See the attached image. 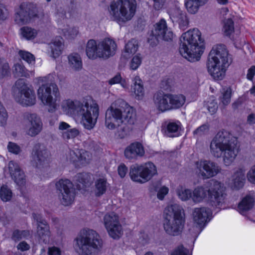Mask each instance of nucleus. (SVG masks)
Listing matches in <instances>:
<instances>
[{"label": "nucleus", "mask_w": 255, "mask_h": 255, "mask_svg": "<svg viewBox=\"0 0 255 255\" xmlns=\"http://www.w3.org/2000/svg\"><path fill=\"white\" fill-rule=\"evenodd\" d=\"M136 121L133 109L123 99H118L107 110L105 114V126L114 129L122 124L132 125Z\"/></svg>", "instance_id": "f257e3e1"}, {"label": "nucleus", "mask_w": 255, "mask_h": 255, "mask_svg": "<svg viewBox=\"0 0 255 255\" xmlns=\"http://www.w3.org/2000/svg\"><path fill=\"white\" fill-rule=\"evenodd\" d=\"M180 41L179 51L183 57L192 62L200 60L205 48V40L197 28L183 33Z\"/></svg>", "instance_id": "f03ea898"}, {"label": "nucleus", "mask_w": 255, "mask_h": 255, "mask_svg": "<svg viewBox=\"0 0 255 255\" xmlns=\"http://www.w3.org/2000/svg\"><path fill=\"white\" fill-rule=\"evenodd\" d=\"M63 108L67 114L82 117L81 123L84 128L91 130L95 127L99 117V106L93 103L90 105L87 102L66 100Z\"/></svg>", "instance_id": "7ed1b4c3"}, {"label": "nucleus", "mask_w": 255, "mask_h": 255, "mask_svg": "<svg viewBox=\"0 0 255 255\" xmlns=\"http://www.w3.org/2000/svg\"><path fill=\"white\" fill-rule=\"evenodd\" d=\"M75 248L81 255H98L103 247V240L95 231L82 230L75 239Z\"/></svg>", "instance_id": "20e7f679"}, {"label": "nucleus", "mask_w": 255, "mask_h": 255, "mask_svg": "<svg viewBox=\"0 0 255 255\" xmlns=\"http://www.w3.org/2000/svg\"><path fill=\"white\" fill-rule=\"evenodd\" d=\"M183 209L177 204L167 206L164 210L163 226L167 235L171 237L180 235L184 225Z\"/></svg>", "instance_id": "39448f33"}, {"label": "nucleus", "mask_w": 255, "mask_h": 255, "mask_svg": "<svg viewBox=\"0 0 255 255\" xmlns=\"http://www.w3.org/2000/svg\"><path fill=\"white\" fill-rule=\"evenodd\" d=\"M40 81L42 83L37 90L38 98L44 105L49 107V111H54L60 101V93L57 85L54 81L53 76L49 74L41 77Z\"/></svg>", "instance_id": "423d86ee"}, {"label": "nucleus", "mask_w": 255, "mask_h": 255, "mask_svg": "<svg viewBox=\"0 0 255 255\" xmlns=\"http://www.w3.org/2000/svg\"><path fill=\"white\" fill-rule=\"evenodd\" d=\"M211 188L197 187L192 192V200L195 203L203 201L208 195V201L212 206L221 209L223 202V193L221 183L216 180L210 182Z\"/></svg>", "instance_id": "0eeeda50"}, {"label": "nucleus", "mask_w": 255, "mask_h": 255, "mask_svg": "<svg viewBox=\"0 0 255 255\" xmlns=\"http://www.w3.org/2000/svg\"><path fill=\"white\" fill-rule=\"evenodd\" d=\"M117 48L115 41L109 38H105L98 43L92 39L86 44V54L90 59L106 60L115 54Z\"/></svg>", "instance_id": "6e6552de"}, {"label": "nucleus", "mask_w": 255, "mask_h": 255, "mask_svg": "<svg viewBox=\"0 0 255 255\" xmlns=\"http://www.w3.org/2000/svg\"><path fill=\"white\" fill-rule=\"evenodd\" d=\"M136 0H118L111 2L109 11L111 19L119 24L132 19L136 9Z\"/></svg>", "instance_id": "1a4fd4ad"}, {"label": "nucleus", "mask_w": 255, "mask_h": 255, "mask_svg": "<svg viewBox=\"0 0 255 255\" xmlns=\"http://www.w3.org/2000/svg\"><path fill=\"white\" fill-rule=\"evenodd\" d=\"M207 67L214 80L221 81L223 78V45H215L210 52Z\"/></svg>", "instance_id": "9d476101"}, {"label": "nucleus", "mask_w": 255, "mask_h": 255, "mask_svg": "<svg viewBox=\"0 0 255 255\" xmlns=\"http://www.w3.org/2000/svg\"><path fill=\"white\" fill-rule=\"evenodd\" d=\"M13 91L15 101L23 106H31L36 103L35 92L25 83L24 79H18L15 82Z\"/></svg>", "instance_id": "9b49d317"}, {"label": "nucleus", "mask_w": 255, "mask_h": 255, "mask_svg": "<svg viewBox=\"0 0 255 255\" xmlns=\"http://www.w3.org/2000/svg\"><path fill=\"white\" fill-rule=\"evenodd\" d=\"M157 174L155 165L151 162L144 164H135L130 167L129 174L131 179L135 182L144 183Z\"/></svg>", "instance_id": "f8f14e48"}, {"label": "nucleus", "mask_w": 255, "mask_h": 255, "mask_svg": "<svg viewBox=\"0 0 255 255\" xmlns=\"http://www.w3.org/2000/svg\"><path fill=\"white\" fill-rule=\"evenodd\" d=\"M173 37V33L170 28L167 27L166 21L161 19L154 25L151 34L148 38V42L153 47L156 46L159 40L170 41Z\"/></svg>", "instance_id": "ddd939ff"}, {"label": "nucleus", "mask_w": 255, "mask_h": 255, "mask_svg": "<svg viewBox=\"0 0 255 255\" xmlns=\"http://www.w3.org/2000/svg\"><path fill=\"white\" fill-rule=\"evenodd\" d=\"M58 199L65 206L70 205L74 201L75 190L70 180L61 179L55 184Z\"/></svg>", "instance_id": "4468645a"}, {"label": "nucleus", "mask_w": 255, "mask_h": 255, "mask_svg": "<svg viewBox=\"0 0 255 255\" xmlns=\"http://www.w3.org/2000/svg\"><path fill=\"white\" fill-rule=\"evenodd\" d=\"M104 226L109 235L114 239H119L123 234V228L119 216L114 212L106 214L103 218Z\"/></svg>", "instance_id": "2eb2a0df"}, {"label": "nucleus", "mask_w": 255, "mask_h": 255, "mask_svg": "<svg viewBox=\"0 0 255 255\" xmlns=\"http://www.w3.org/2000/svg\"><path fill=\"white\" fill-rule=\"evenodd\" d=\"M37 15L32 4L22 3L15 13V21L18 24H24L29 22L32 18Z\"/></svg>", "instance_id": "dca6fc26"}, {"label": "nucleus", "mask_w": 255, "mask_h": 255, "mask_svg": "<svg viewBox=\"0 0 255 255\" xmlns=\"http://www.w3.org/2000/svg\"><path fill=\"white\" fill-rule=\"evenodd\" d=\"M49 155V151L44 144H35L32 151L33 165L36 168H40L47 161Z\"/></svg>", "instance_id": "f3484780"}, {"label": "nucleus", "mask_w": 255, "mask_h": 255, "mask_svg": "<svg viewBox=\"0 0 255 255\" xmlns=\"http://www.w3.org/2000/svg\"><path fill=\"white\" fill-rule=\"evenodd\" d=\"M228 142L224 143V165H228L235 160L239 152V146L237 138L233 136L228 137Z\"/></svg>", "instance_id": "a211bd4d"}, {"label": "nucleus", "mask_w": 255, "mask_h": 255, "mask_svg": "<svg viewBox=\"0 0 255 255\" xmlns=\"http://www.w3.org/2000/svg\"><path fill=\"white\" fill-rule=\"evenodd\" d=\"M196 168L199 174L203 179H208L216 175L219 171L218 166L211 161L204 160L197 162Z\"/></svg>", "instance_id": "6ab92c4d"}, {"label": "nucleus", "mask_w": 255, "mask_h": 255, "mask_svg": "<svg viewBox=\"0 0 255 255\" xmlns=\"http://www.w3.org/2000/svg\"><path fill=\"white\" fill-rule=\"evenodd\" d=\"M32 217L37 222V233L40 241L45 244L48 243L50 237V231L47 221L39 214L33 213Z\"/></svg>", "instance_id": "aec40b11"}, {"label": "nucleus", "mask_w": 255, "mask_h": 255, "mask_svg": "<svg viewBox=\"0 0 255 255\" xmlns=\"http://www.w3.org/2000/svg\"><path fill=\"white\" fill-rule=\"evenodd\" d=\"M24 118L27 121V134L33 137L39 134L42 128V123L37 114L26 113L24 114Z\"/></svg>", "instance_id": "412c9836"}, {"label": "nucleus", "mask_w": 255, "mask_h": 255, "mask_svg": "<svg viewBox=\"0 0 255 255\" xmlns=\"http://www.w3.org/2000/svg\"><path fill=\"white\" fill-rule=\"evenodd\" d=\"M170 18L173 23L179 24L180 29L185 30L188 25V20L185 12L179 7L171 8L168 11Z\"/></svg>", "instance_id": "4be33fe9"}, {"label": "nucleus", "mask_w": 255, "mask_h": 255, "mask_svg": "<svg viewBox=\"0 0 255 255\" xmlns=\"http://www.w3.org/2000/svg\"><path fill=\"white\" fill-rule=\"evenodd\" d=\"M145 153L142 144L139 142L130 143L125 149L124 155L128 160H136L142 157Z\"/></svg>", "instance_id": "5701e85b"}, {"label": "nucleus", "mask_w": 255, "mask_h": 255, "mask_svg": "<svg viewBox=\"0 0 255 255\" xmlns=\"http://www.w3.org/2000/svg\"><path fill=\"white\" fill-rule=\"evenodd\" d=\"M211 211L206 207L196 208L193 213V220L200 226L204 227L211 219Z\"/></svg>", "instance_id": "b1692460"}, {"label": "nucleus", "mask_w": 255, "mask_h": 255, "mask_svg": "<svg viewBox=\"0 0 255 255\" xmlns=\"http://www.w3.org/2000/svg\"><path fill=\"white\" fill-rule=\"evenodd\" d=\"M212 155L217 158L221 157L223 152V130H220L215 135L210 143Z\"/></svg>", "instance_id": "393cba45"}, {"label": "nucleus", "mask_w": 255, "mask_h": 255, "mask_svg": "<svg viewBox=\"0 0 255 255\" xmlns=\"http://www.w3.org/2000/svg\"><path fill=\"white\" fill-rule=\"evenodd\" d=\"M9 171L12 178L18 185L21 186L25 183V174L18 164L14 161L8 163Z\"/></svg>", "instance_id": "a878e982"}, {"label": "nucleus", "mask_w": 255, "mask_h": 255, "mask_svg": "<svg viewBox=\"0 0 255 255\" xmlns=\"http://www.w3.org/2000/svg\"><path fill=\"white\" fill-rule=\"evenodd\" d=\"M153 101L158 111L161 112L169 111L168 94L162 91L157 92L153 95Z\"/></svg>", "instance_id": "bb28decb"}, {"label": "nucleus", "mask_w": 255, "mask_h": 255, "mask_svg": "<svg viewBox=\"0 0 255 255\" xmlns=\"http://www.w3.org/2000/svg\"><path fill=\"white\" fill-rule=\"evenodd\" d=\"M245 172L243 167H239L234 170L231 183L232 188L239 190L243 187L246 181Z\"/></svg>", "instance_id": "cd10ccee"}, {"label": "nucleus", "mask_w": 255, "mask_h": 255, "mask_svg": "<svg viewBox=\"0 0 255 255\" xmlns=\"http://www.w3.org/2000/svg\"><path fill=\"white\" fill-rule=\"evenodd\" d=\"M169 111L182 107L185 103L186 98L182 94H168Z\"/></svg>", "instance_id": "c85d7f7f"}, {"label": "nucleus", "mask_w": 255, "mask_h": 255, "mask_svg": "<svg viewBox=\"0 0 255 255\" xmlns=\"http://www.w3.org/2000/svg\"><path fill=\"white\" fill-rule=\"evenodd\" d=\"M77 186L79 189H84L89 187L93 182L92 175L88 173H78L76 176Z\"/></svg>", "instance_id": "c756f323"}, {"label": "nucleus", "mask_w": 255, "mask_h": 255, "mask_svg": "<svg viewBox=\"0 0 255 255\" xmlns=\"http://www.w3.org/2000/svg\"><path fill=\"white\" fill-rule=\"evenodd\" d=\"M133 85L132 86V91L134 93L137 99H141L144 94V90L142 80L138 76H135L132 79Z\"/></svg>", "instance_id": "7c9ffc66"}, {"label": "nucleus", "mask_w": 255, "mask_h": 255, "mask_svg": "<svg viewBox=\"0 0 255 255\" xmlns=\"http://www.w3.org/2000/svg\"><path fill=\"white\" fill-rule=\"evenodd\" d=\"M68 64L73 70L79 71L82 68V61L80 55L77 53L70 54L68 57Z\"/></svg>", "instance_id": "2f4dec72"}, {"label": "nucleus", "mask_w": 255, "mask_h": 255, "mask_svg": "<svg viewBox=\"0 0 255 255\" xmlns=\"http://www.w3.org/2000/svg\"><path fill=\"white\" fill-rule=\"evenodd\" d=\"M63 46L62 38L61 37L56 38L50 43L51 56L54 59L58 57L61 54Z\"/></svg>", "instance_id": "473e14b6"}, {"label": "nucleus", "mask_w": 255, "mask_h": 255, "mask_svg": "<svg viewBox=\"0 0 255 255\" xmlns=\"http://www.w3.org/2000/svg\"><path fill=\"white\" fill-rule=\"evenodd\" d=\"M180 123L179 122H169L165 130V134L170 137L178 136L180 134L179 128Z\"/></svg>", "instance_id": "72a5a7b5"}, {"label": "nucleus", "mask_w": 255, "mask_h": 255, "mask_svg": "<svg viewBox=\"0 0 255 255\" xmlns=\"http://www.w3.org/2000/svg\"><path fill=\"white\" fill-rule=\"evenodd\" d=\"M138 45L137 41L132 39L126 45L125 51L123 54L125 58H128L131 55L134 54L138 49Z\"/></svg>", "instance_id": "f704fd0d"}, {"label": "nucleus", "mask_w": 255, "mask_h": 255, "mask_svg": "<svg viewBox=\"0 0 255 255\" xmlns=\"http://www.w3.org/2000/svg\"><path fill=\"white\" fill-rule=\"evenodd\" d=\"M255 203V199L253 195L246 196L239 204L238 208L241 211L244 212L252 209Z\"/></svg>", "instance_id": "c9c22d12"}, {"label": "nucleus", "mask_w": 255, "mask_h": 255, "mask_svg": "<svg viewBox=\"0 0 255 255\" xmlns=\"http://www.w3.org/2000/svg\"><path fill=\"white\" fill-rule=\"evenodd\" d=\"M108 187L107 180L104 178L97 179L95 183L94 192L97 197H100L106 193Z\"/></svg>", "instance_id": "e433bc0d"}, {"label": "nucleus", "mask_w": 255, "mask_h": 255, "mask_svg": "<svg viewBox=\"0 0 255 255\" xmlns=\"http://www.w3.org/2000/svg\"><path fill=\"white\" fill-rule=\"evenodd\" d=\"M205 3L203 2H199L197 0H186L185 5L188 11L191 14L197 13L200 6Z\"/></svg>", "instance_id": "4c0bfd02"}, {"label": "nucleus", "mask_w": 255, "mask_h": 255, "mask_svg": "<svg viewBox=\"0 0 255 255\" xmlns=\"http://www.w3.org/2000/svg\"><path fill=\"white\" fill-rule=\"evenodd\" d=\"M176 193L178 197L182 201H187L190 198L192 199V192L191 190L183 188L182 186H179L176 189Z\"/></svg>", "instance_id": "58836bf2"}, {"label": "nucleus", "mask_w": 255, "mask_h": 255, "mask_svg": "<svg viewBox=\"0 0 255 255\" xmlns=\"http://www.w3.org/2000/svg\"><path fill=\"white\" fill-rule=\"evenodd\" d=\"M20 30L22 36L27 40L34 39L37 34L35 29L28 26L22 27Z\"/></svg>", "instance_id": "ea45409f"}, {"label": "nucleus", "mask_w": 255, "mask_h": 255, "mask_svg": "<svg viewBox=\"0 0 255 255\" xmlns=\"http://www.w3.org/2000/svg\"><path fill=\"white\" fill-rule=\"evenodd\" d=\"M30 235L28 230H15L13 231L11 235V239L14 242H18L22 239L27 238Z\"/></svg>", "instance_id": "a19ab883"}, {"label": "nucleus", "mask_w": 255, "mask_h": 255, "mask_svg": "<svg viewBox=\"0 0 255 255\" xmlns=\"http://www.w3.org/2000/svg\"><path fill=\"white\" fill-rule=\"evenodd\" d=\"M13 73L15 77H27L29 76L27 70L25 69L24 66L20 63H16L14 64Z\"/></svg>", "instance_id": "79ce46f5"}, {"label": "nucleus", "mask_w": 255, "mask_h": 255, "mask_svg": "<svg viewBox=\"0 0 255 255\" xmlns=\"http://www.w3.org/2000/svg\"><path fill=\"white\" fill-rule=\"evenodd\" d=\"M10 73L8 63L2 58H0V78L8 76Z\"/></svg>", "instance_id": "37998d69"}, {"label": "nucleus", "mask_w": 255, "mask_h": 255, "mask_svg": "<svg viewBox=\"0 0 255 255\" xmlns=\"http://www.w3.org/2000/svg\"><path fill=\"white\" fill-rule=\"evenodd\" d=\"M12 192L7 186H2L0 188V197L4 202H7L10 200L12 197Z\"/></svg>", "instance_id": "c03bdc74"}, {"label": "nucleus", "mask_w": 255, "mask_h": 255, "mask_svg": "<svg viewBox=\"0 0 255 255\" xmlns=\"http://www.w3.org/2000/svg\"><path fill=\"white\" fill-rule=\"evenodd\" d=\"M234 31V22L232 18H229L224 21V35H230Z\"/></svg>", "instance_id": "a18cd8bd"}, {"label": "nucleus", "mask_w": 255, "mask_h": 255, "mask_svg": "<svg viewBox=\"0 0 255 255\" xmlns=\"http://www.w3.org/2000/svg\"><path fill=\"white\" fill-rule=\"evenodd\" d=\"M62 31L64 36L68 39L75 38L78 33V30L76 27L65 28Z\"/></svg>", "instance_id": "49530a36"}, {"label": "nucleus", "mask_w": 255, "mask_h": 255, "mask_svg": "<svg viewBox=\"0 0 255 255\" xmlns=\"http://www.w3.org/2000/svg\"><path fill=\"white\" fill-rule=\"evenodd\" d=\"M79 133L80 132L78 129L73 128L63 132L62 133V137L65 139L74 138L78 136Z\"/></svg>", "instance_id": "de8ad7c7"}, {"label": "nucleus", "mask_w": 255, "mask_h": 255, "mask_svg": "<svg viewBox=\"0 0 255 255\" xmlns=\"http://www.w3.org/2000/svg\"><path fill=\"white\" fill-rule=\"evenodd\" d=\"M20 57L28 63L31 64L35 61V57L33 55L27 51L20 50L18 52Z\"/></svg>", "instance_id": "09e8293b"}, {"label": "nucleus", "mask_w": 255, "mask_h": 255, "mask_svg": "<svg viewBox=\"0 0 255 255\" xmlns=\"http://www.w3.org/2000/svg\"><path fill=\"white\" fill-rule=\"evenodd\" d=\"M80 150V155L79 156V162L83 165L88 163L91 159L90 153L88 151L83 149Z\"/></svg>", "instance_id": "8fccbe9b"}, {"label": "nucleus", "mask_w": 255, "mask_h": 255, "mask_svg": "<svg viewBox=\"0 0 255 255\" xmlns=\"http://www.w3.org/2000/svg\"><path fill=\"white\" fill-rule=\"evenodd\" d=\"M142 59L139 55L134 56L130 63V68L133 70H136L141 63Z\"/></svg>", "instance_id": "3c124183"}, {"label": "nucleus", "mask_w": 255, "mask_h": 255, "mask_svg": "<svg viewBox=\"0 0 255 255\" xmlns=\"http://www.w3.org/2000/svg\"><path fill=\"white\" fill-rule=\"evenodd\" d=\"M80 155V150L78 149L75 150H70L68 158L73 163L79 162Z\"/></svg>", "instance_id": "603ef678"}, {"label": "nucleus", "mask_w": 255, "mask_h": 255, "mask_svg": "<svg viewBox=\"0 0 255 255\" xmlns=\"http://www.w3.org/2000/svg\"><path fill=\"white\" fill-rule=\"evenodd\" d=\"M7 113L2 106H0V125L3 126L6 124L7 120Z\"/></svg>", "instance_id": "864d4df0"}, {"label": "nucleus", "mask_w": 255, "mask_h": 255, "mask_svg": "<svg viewBox=\"0 0 255 255\" xmlns=\"http://www.w3.org/2000/svg\"><path fill=\"white\" fill-rule=\"evenodd\" d=\"M210 126L207 123L203 124L196 128L194 131L193 134L194 135L199 134L202 135L205 133L208 132L209 130Z\"/></svg>", "instance_id": "5fc2aeb1"}, {"label": "nucleus", "mask_w": 255, "mask_h": 255, "mask_svg": "<svg viewBox=\"0 0 255 255\" xmlns=\"http://www.w3.org/2000/svg\"><path fill=\"white\" fill-rule=\"evenodd\" d=\"M171 255H191L188 249L185 248L183 245L178 247L172 252Z\"/></svg>", "instance_id": "6e6d98bb"}, {"label": "nucleus", "mask_w": 255, "mask_h": 255, "mask_svg": "<svg viewBox=\"0 0 255 255\" xmlns=\"http://www.w3.org/2000/svg\"><path fill=\"white\" fill-rule=\"evenodd\" d=\"M7 149L9 152L18 154L21 152V148L19 145L15 143L9 142L7 145Z\"/></svg>", "instance_id": "4d7b16f0"}, {"label": "nucleus", "mask_w": 255, "mask_h": 255, "mask_svg": "<svg viewBox=\"0 0 255 255\" xmlns=\"http://www.w3.org/2000/svg\"><path fill=\"white\" fill-rule=\"evenodd\" d=\"M207 107L209 112L211 115L215 113L218 109V104L214 100H211V101H208Z\"/></svg>", "instance_id": "13d9d810"}, {"label": "nucleus", "mask_w": 255, "mask_h": 255, "mask_svg": "<svg viewBox=\"0 0 255 255\" xmlns=\"http://www.w3.org/2000/svg\"><path fill=\"white\" fill-rule=\"evenodd\" d=\"M248 181L253 184H255V165L253 166L247 174Z\"/></svg>", "instance_id": "bf43d9fd"}, {"label": "nucleus", "mask_w": 255, "mask_h": 255, "mask_svg": "<svg viewBox=\"0 0 255 255\" xmlns=\"http://www.w3.org/2000/svg\"><path fill=\"white\" fill-rule=\"evenodd\" d=\"M232 62V57L224 48V68L228 67Z\"/></svg>", "instance_id": "052dcab7"}, {"label": "nucleus", "mask_w": 255, "mask_h": 255, "mask_svg": "<svg viewBox=\"0 0 255 255\" xmlns=\"http://www.w3.org/2000/svg\"><path fill=\"white\" fill-rule=\"evenodd\" d=\"M118 173L121 178H124L128 172V168L124 164H121L118 169Z\"/></svg>", "instance_id": "680f3d73"}, {"label": "nucleus", "mask_w": 255, "mask_h": 255, "mask_svg": "<svg viewBox=\"0 0 255 255\" xmlns=\"http://www.w3.org/2000/svg\"><path fill=\"white\" fill-rule=\"evenodd\" d=\"M119 83H121V85L123 87H125L124 84L122 83V77L120 74H117L116 76H115L113 78H111L109 81V83L110 85H113Z\"/></svg>", "instance_id": "e2e57ef3"}, {"label": "nucleus", "mask_w": 255, "mask_h": 255, "mask_svg": "<svg viewBox=\"0 0 255 255\" xmlns=\"http://www.w3.org/2000/svg\"><path fill=\"white\" fill-rule=\"evenodd\" d=\"M168 188L166 187H161L157 192V196L159 200H163L164 196L168 193Z\"/></svg>", "instance_id": "0e129e2a"}, {"label": "nucleus", "mask_w": 255, "mask_h": 255, "mask_svg": "<svg viewBox=\"0 0 255 255\" xmlns=\"http://www.w3.org/2000/svg\"><path fill=\"white\" fill-rule=\"evenodd\" d=\"M232 95V90L230 87H228L226 89H224V103L225 102L228 103L230 101Z\"/></svg>", "instance_id": "69168bd1"}, {"label": "nucleus", "mask_w": 255, "mask_h": 255, "mask_svg": "<svg viewBox=\"0 0 255 255\" xmlns=\"http://www.w3.org/2000/svg\"><path fill=\"white\" fill-rule=\"evenodd\" d=\"M17 249L22 252L28 251L30 249V246L25 241L20 242L17 246Z\"/></svg>", "instance_id": "338daca9"}, {"label": "nucleus", "mask_w": 255, "mask_h": 255, "mask_svg": "<svg viewBox=\"0 0 255 255\" xmlns=\"http://www.w3.org/2000/svg\"><path fill=\"white\" fill-rule=\"evenodd\" d=\"M255 75V66H252L249 70H248V73L247 74V78L248 80L252 81L253 78Z\"/></svg>", "instance_id": "774afa93"}]
</instances>
